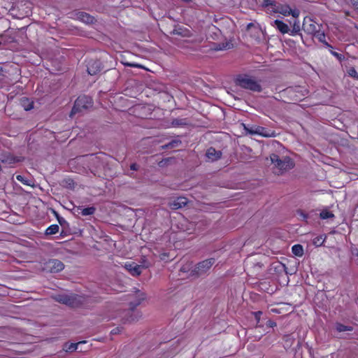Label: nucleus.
<instances>
[{
	"label": "nucleus",
	"mask_w": 358,
	"mask_h": 358,
	"mask_svg": "<svg viewBox=\"0 0 358 358\" xmlns=\"http://www.w3.org/2000/svg\"><path fill=\"white\" fill-rule=\"evenodd\" d=\"M82 161L86 164L90 172L96 176H100L105 166V157L103 155H87L81 157Z\"/></svg>",
	"instance_id": "nucleus-1"
},
{
	"label": "nucleus",
	"mask_w": 358,
	"mask_h": 358,
	"mask_svg": "<svg viewBox=\"0 0 358 358\" xmlns=\"http://www.w3.org/2000/svg\"><path fill=\"white\" fill-rule=\"evenodd\" d=\"M271 164H273L275 173L278 175L282 174L294 166V162L288 156L280 158L277 154L273 153L270 155Z\"/></svg>",
	"instance_id": "nucleus-2"
},
{
	"label": "nucleus",
	"mask_w": 358,
	"mask_h": 358,
	"mask_svg": "<svg viewBox=\"0 0 358 358\" xmlns=\"http://www.w3.org/2000/svg\"><path fill=\"white\" fill-rule=\"evenodd\" d=\"M215 263V258H209L201 261L188 271V276L193 278L204 277L209 273L210 268Z\"/></svg>",
	"instance_id": "nucleus-3"
},
{
	"label": "nucleus",
	"mask_w": 358,
	"mask_h": 358,
	"mask_svg": "<svg viewBox=\"0 0 358 358\" xmlns=\"http://www.w3.org/2000/svg\"><path fill=\"white\" fill-rule=\"evenodd\" d=\"M93 106L92 99L87 95H80L75 101L73 107L70 113V117L76 113H81L83 111L92 108Z\"/></svg>",
	"instance_id": "nucleus-4"
},
{
	"label": "nucleus",
	"mask_w": 358,
	"mask_h": 358,
	"mask_svg": "<svg viewBox=\"0 0 358 358\" xmlns=\"http://www.w3.org/2000/svg\"><path fill=\"white\" fill-rule=\"evenodd\" d=\"M92 302V299L90 296L71 293L66 306L71 308H87Z\"/></svg>",
	"instance_id": "nucleus-5"
},
{
	"label": "nucleus",
	"mask_w": 358,
	"mask_h": 358,
	"mask_svg": "<svg viewBox=\"0 0 358 358\" xmlns=\"http://www.w3.org/2000/svg\"><path fill=\"white\" fill-rule=\"evenodd\" d=\"M92 302V299L90 296L71 293L66 306L71 308H87Z\"/></svg>",
	"instance_id": "nucleus-6"
},
{
	"label": "nucleus",
	"mask_w": 358,
	"mask_h": 358,
	"mask_svg": "<svg viewBox=\"0 0 358 358\" xmlns=\"http://www.w3.org/2000/svg\"><path fill=\"white\" fill-rule=\"evenodd\" d=\"M236 84L242 88L251 90L252 92H260L262 90V86L255 80L247 76H239L236 79Z\"/></svg>",
	"instance_id": "nucleus-7"
},
{
	"label": "nucleus",
	"mask_w": 358,
	"mask_h": 358,
	"mask_svg": "<svg viewBox=\"0 0 358 358\" xmlns=\"http://www.w3.org/2000/svg\"><path fill=\"white\" fill-rule=\"evenodd\" d=\"M141 317V313L138 310H134L129 307V309L122 311L121 320L123 323H131L138 321Z\"/></svg>",
	"instance_id": "nucleus-8"
},
{
	"label": "nucleus",
	"mask_w": 358,
	"mask_h": 358,
	"mask_svg": "<svg viewBox=\"0 0 358 358\" xmlns=\"http://www.w3.org/2000/svg\"><path fill=\"white\" fill-rule=\"evenodd\" d=\"M104 65L99 59H90L87 64V71L90 76H95L103 71Z\"/></svg>",
	"instance_id": "nucleus-9"
},
{
	"label": "nucleus",
	"mask_w": 358,
	"mask_h": 358,
	"mask_svg": "<svg viewBox=\"0 0 358 358\" xmlns=\"http://www.w3.org/2000/svg\"><path fill=\"white\" fill-rule=\"evenodd\" d=\"M44 265L45 269L50 273H58L64 268V264L57 259H49Z\"/></svg>",
	"instance_id": "nucleus-10"
},
{
	"label": "nucleus",
	"mask_w": 358,
	"mask_h": 358,
	"mask_svg": "<svg viewBox=\"0 0 358 358\" xmlns=\"http://www.w3.org/2000/svg\"><path fill=\"white\" fill-rule=\"evenodd\" d=\"M248 134H258L264 137H275V132L274 131L268 130L266 128L260 126H252L248 130Z\"/></svg>",
	"instance_id": "nucleus-11"
},
{
	"label": "nucleus",
	"mask_w": 358,
	"mask_h": 358,
	"mask_svg": "<svg viewBox=\"0 0 358 358\" xmlns=\"http://www.w3.org/2000/svg\"><path fill=\"white\" fill-rule=\"evenodd\" d=\"M334 329L338 334H342L338 336L339 338L348 339L350 338V334L349 333L345 334V332L352 331L354 328L350 325H345L340 322H336L334 324Z\"/></svg>",
	"instance_id": "nucleus-12"
},
{
	"label": "nucleus",
	"mask_w": 358,
	"mask_h": 358,
	"mask_svg": "<svg viewBox=\"0 0 358 358\" xmlns=\"http://www.w3.org/2000/svg\"><path fill=\"white\" fill-rule=\"evenodd\" d=\"M170 34L178 35L181 37H190L192 36V32L185 27L176 24L174 25L173 30L170 31Z\"/></svg>",
	"instance_id": "nucleus-13"
},
{
	"label": "nucleus",
	"mask_w": 358,
	"mask_h": 358,
	"mask_svg": "<svg viewBox=\"0 0 358 358\" xmlns=\"http://www.w3.org/2000/svg\"><path fill=\"white\" fill-rule=\"evenodd\" d=\"M188 203V199L185 197L180 196L169 203V206L172 210H178L185 207Z\"/></svg>",
	"instance_id": "nucleus-14"
},
{
	"label": "nucleus",
	"mask_w": 358,
	"mask_h": 358,
	"mask_svg": "<svg viewBox=\"0 0 358 358\" xmlns=\"http://www.w3.org/2000/svg\"><path fill=\"white\" fill-rule=\"evenodd\" d=\"M302 29L305 32L309 34H313V36L315 35V33H317V31H319L318 30H317L316 24L310 19L306 20V18H305L303 20Z\"/></svg>",
	"instance_id": "nucleus-15"
},
{
	"label": "nucleus",
	"mask_w": 358,
	"mask_h": 358,
	"mask_svg": "<svg viewBox=\"0 0 358 358\" xmlns=\"http://www.w3.org/2000/svg\"><path fill=\"white\" fill-rule=\"evenodd\" d=\"M222 152L220 150H216L213 147H210L206 152V157L210 162H216L221 159Z\"/></svg>",
	"instance_id": "nucleus-16"
},
{
	"label": "nucleus",
	"mask_w": 358,
	"mask_h": 358,
	"mask_svg": "<svg viewBox=\"0 0 358 358\" xmlns=\"http://www.w3.org/2000/svg\"><path fill=\"white\" fill-rule=\"evenodd\" d=\"M124 268L130 273L133 276H138L142 273L141 267L135 262L125 264Z\"/></svg>",
	"instance_id": "nucleus-17"
},
{
	"label": "nucleus",
	"mask_w": 358,
	"mask_h": 358,
	"mask_svg": "<svg viewBox=\"0 0 358 358\" xmlns=\"http://www.w3.org/2000/svg\"><path fill=\"white\" fill-rule=\"evenodd\" d=\"M0 162L3 164H13L19 160L10 152H2L0 154Z\"/></svg>",
	"instance_id": "nucleus-18"
},
{
	"label": "nucleus",
	"mask_w": 358,
	"mask_h": 358,
	"mask_svg": "<svg viewBox=\"0 0 358 358\" xmlns=\"http://www.w3.org/2000/svg\"><path fill=\"white\" fill-rule=\"evenodd\" d=\"M73 210L74 213H77L78 215L81 214L83 216L92 215L96 212V208L94 206L85 208H83L81 206H78L74 208Z\"/></svg>",
	"instance_id": "nucleus-19"
},
{
	"label": "nucleus",
	"mask_w": 358,
	"mask_h": 358,
	"mask_svg": "<svg viewBox=\"0 0 358 358\" xmlns=\"http://www.w3.org/2000/svg\"><path fill=\"white\" fill-rule=\"evenodd\" d=\"M77 17L80 21L86 23L87 24H93L95 21V19L93 16L85 12H79L77 13Z\"/></svg>",
	"instance_id": "nucleus-20"
},
{
	"label": "nucleus",
	"mask_w": 358,
	"mask_h": 358,
	"mask_svg": "<svg viewBox=\"0 0 358 358\" xmlns=\"http://www.w3.org/2000/svg\"><path fill=\"white\" fill-rule=\"evenodd\" d=\"M273 23H274V25L275 26L276 29L282 34L289 32V31H290L289 27H288V25L286 23L283 22L282 21L279 20H274Z\"/></svg>",
	"instance_id": "nucleus-21"
},
{
	"label": "nucleus",
	"mask_w": 358,
	"mask_h": 358,
	"mask_svg": "<svg viewBox=\"0 0 358 358\" xmlns=\"http://www.w3.org/2000/svg\"><path fill=\"white\" fill-rule=\"evenodd\" d=\"M145 299V294L138 291L136 299L129 303V307L136 310V307L138 306Z\"/></svg>",
	"instance_id": "nucleus-22"
},
{
	"label": "nucleus",
	"mask_w": 358,
	"mask_h": 358,
	"mask_svg": "<svg viewBox=\"0 0 358 358\" xmlns=\"http://www.w3.org/2000/svg\"><path fill=\"white\" fill-rule=\"evenodd\" d=\"M69 294L66 293H60L54 294L52 296V298L57 302L67 305L68 304V299H69Z\"/></svg>",
	"instance_id": "nucleus-23"
},
{
	"label": "nucleus",
	"mask_w": 358,
	"mask_h": 358,
	"mask_svg": "<svg viewBox=\"0 0 358 358\" xmlns=\"http://www.w3.org/2000/svg\"><path fill=\"white\" fill-rule=\"evenodd\" d=\"M86 341H80L78 343H65L63 345V350L67 352H73L78 349V346L81 343H85Z\"/></svg>",
	"instance_id": "nucleus-24"
},
{
	"label": "nucleus",
	"mask_w": 358,
	"mask_h": 358,
	"mask_svg": "<svg viewBox=\"0 0 358 358\" xmlns=\"http://www.w3.org/2000/svg\"><path fill=\"white\" fill-rule=\"evenodd\" d=\"M291 10V8L287 4H280L278 6V8L275 13H280L285 16L289 15V12Z\"/></svg>",
	"instance_id": "nucleus-25"
},
{
	"label": "nucleus",
	"mask_w": 358,
	"mask_h": 358,
	"mask_svg": "<svg viewBox=\"0 0 358 358\" xmlns=\"http://www.w3.org/2000/svg\"><path fill=\"white\" fill-rule=\"evenodd\" d=\"M21 105L25 110H30L34 108V102L26 97L21 99Z\"/></svg>",
	"instance_id": "nucleus-26"
},
{
	"label": "nucleus",
	"mask_w": 358,
	"mask_h": 358,
	"mask_svg": "<svg viewBox=\"0 0 358 358\" xmlns=\"http://www.w3.org/2000/svg\"><path fill=\"white\" fill-rule=\"evenodd\" d=\"M53 213L55 215V217H57V220H58V222L59 223V224L61 225V227H62L63 230L61 233V234H62V233L64 232V230L67 228L69 227V223L66 221V220L61 217L57 212H56L55 210H53Z\"/></svg>",
	"instance_id": "nucleus-27"
},
{
	"label": "nucleus",
	"mask_w": 358,
	"mask_h": 358,
	"mask_svg": "<svg viewBox=\"0 0 358 358\" xmlns=\"http://www.w3.org/2000/svg\"><path fill=\"white\" fill-rule=\"evenodd\" d=\"M292 252L297 257H302L303 255V248L300 244H296L292 246Z\"/></svg>",
	"instance_id": "nucleus-28"
},
{
	"label": "nucleus",
	"mask_w": 358,
	"mask_h": 358,
	"mask_svg": "<svg viewBox=\"0 0 358 358\" xmlns=\"http://www.w3.org/2000/svg\"><path fill=\"white\" fill-rule=\"evenodd\" d=\"M316 38L318 39V41L323 44H324L327 47L332 48V46L329 45L325 40V34L324 31H317V33H315V35L314 36Z\"/></svg>",
	"instance_id": "nucleus-29"
},
{
	"label": "nucleus",
	"mask_w": 358,
	"mask_h": 358,
	"mask_svg": "<svg viewBox=\"0 0 358 358\" xmlns=\"http://www.w3.org/2000/svg\"><path fill=\"white\" fill-rule=\"evenodd\" d=\"M62 185L65 188L73 189L75 187V182L71 178H65L62 180Z\"/></svg>",
	"instance_id": "nucleus-30"
},
{
	"label": "nucleus",
	"mask_w": 358,
	"mask_h": 358,
	"mask_svg": "<svg viewBox=\"0 0 358 358\" xmlns=\"http://www.w3.org/2000/svg\"><path fill=\"white\" fill-rule=\"evenodd\" d=\"M300 30H301L300 22L295 20L294 22V24L292 25V29H290V31H289L290 35L295 36L299 33Z\"/></svg>",
	"instance_id": "nucleus-31"
},
{
	"label": "nucleus",
	"mask_w": 358,
	"mask_h": 358,
	"mask_svg": "<svg viewBox=\"0 0 358 358\" xmlns=\"http://www.w3.org/2000/svg\"><path fill=\"white\" fill-rule=\"evenodd\" d=\"M233 47L232 43L230 42L221 43L216 45L215 49L216 50H228Z\"/></svg>",
	"instance_id": "nucleus-32"
},
{
	"label": "nucleus",
	"mask_w": 358,
	"mask_h": 358,
	"mask_svg": "<svg viewBox=\"0 0 358 358\" xmlns=\"http://www.w3.org/2000/svg\"><path fill=\"white\" fill-rule=\"evenodd\" d=\"M59 226L57 224H52L45 230V235H54L59 231Z\"/></svg>",
	"instance_id": "nucleus-33"
},
{
	"label": "nucleus",
	"mask_w": 358,
	"mask_h": 358,
	"mask_svg": "<svg viewBox=\"0 0 358 358\" xmlns=\"http://www.w3.org/2000/svg\"><path fill=\"white\" fill-rule=\"evenodd\" d=\"M173 127H181L187 124L186 119H173L171 122Z\"/></svg>",
	"instance_id": "nucleus-34"
},
{
	"label": "nucleus",
	"mask_w": 358,
	"mask_h": 358,
	"mask_svg": "<svg viewBox=\"0 0 358 358\" xmlns=\"http://www.w3.org/2000/svg\"><path fill=\"white\" fill-rule=\"evenodd\" d=\"M325 238L326 237L323 238L322 236L315 237L313 241V245L316 247L322 246L324 242Z\"/></svg>",
	"instance_id": "nucleus-35"
},
{
	"label": "nucleus",
	"mask_w": 358,
	"mask_h": 358,
	"mask_svg": "<svg viewBox=\"0 0 358 358\" xmlns=\"http://www.w3.org/2000/svg\"><path fill=\"white\" fill-rule=\"evenodd\" d=\"M320 218L323 220L334 217V215L331 211L327 210H322L320 213Z\"/></svg>",
	"instance_id": "nucleus-36"
},
{
	"label": "nucleus",
	"mask_w": 358,
	"mask_h": 358,
	"mask_svg": "<svg viewBox=\"0 0 358 358\" xmlns=\"http://www.w3.org/2000/svg\"><path fill=\"white\" fill-rule=\"evenodd\" d=\"M16 179L21 182L22 183H23L24 185H27V186H33V185L31 184V181L29 180H27V178H25L23 176H21V175H17L16 176Z\"/></svg>",
	"instance_id": "nucleus-37"
},
{
	"label": "nucleus",
	"mask_w": 358,
	"mask_h": 358,
	"mask_svg": "<svg viewBox=\"0 0 358 358\" xmlns=\"http://www.w3.org/2000/svg\"><path fill=\"white\" fill-rule=\"evenodd\" d=\"M140 267H141V271L143 269H145L149 268L151 266L150 262H149L145 257L141 258V260L140 261V264H138Z\"/></svg>",
	"instance_id": "nucleus-38"
},
{
	"label": "nucleus",
	"mask_w": 358,
	"mask_h": 358,
	"mask_svg": "<svg viewBox=\"0 0 358 358\" xmlns=\"http://www.w3.org/2000/svg\"><path fill=\"white\" fill-rule=\"evenodd\" d=\"M275 269L279 272L284 271L286 274H288L287 268L285 264L279 262L276 266H275Z\"/></svg>",
	"instance_id": "nucleus-39"
},
{
	"label": "nucleus",
	"mask_w": 358,
	"mask_h": 358,
	"mask_svg": "<svg viewBox=\"0 0 358 358\" xmlns=\"http://www.w3.org/2000/svg\"><path fill=\"white\" fill-rule=\"evenodd\" d=\"M168 143H169V148L171 149V148H174L178 147L182 143V142H181L180 140L174 139V140L171 141Z\"/></svg>",
	"instance_id": "nucleus-40"
},
{
	"label": "nucleus",
	"mask_w": 358,
	"mask_h": 358,
	"mask_svg": "<svg viewBox=\"0 0 358 358\" xmlns=\"http://www.w3.org/2000/svg\"><path fill=\"white\" fill-rule=\"evenodd\" d=\"M283 340L285 341L287 345L291 346L294 338L291 335H285L283 337Z\"/></svg>",
	"instance_id": "nucleus-41"
},
{
	"label": "nucleus",
	"mask_w": 358,
	"mask_h": 358,
	"mask_svg": "<svg viewBox=\"0 0 358 358\" xmlns=\"http://www.w3.org/2000/svg\"><path fill=\"white\" fill-rule=\"evenodd\" d=\"M348 74L354 78L358 80V73L355 68L352 67L348 70Z\"/></svg>",
	"instance_id": "nucleus-42"
},
{
	"label": "nucleus",
	"mask_w": 358,
	"mask_h": 358,
	"mask_svg": "<svg viewBox=\"0 0 358 358\" xmlns=\"http://www.w3.org/2000/svg\"><path fill=\"white\" fill-rule=\"evenodd\" d=\"M279 5H280L279 3H278L275 1L272 0L271 3L270 4L269 7L271 8L273 12L275 13L278 8Z\"/></svg>",
	"instance_id": "nucleus-43"
},
{
	"label": "nucleus",
	"mask_w": 358,
	"mask_h": 358,
	"mask_svg": "<svg viewBox=\"0 0 358 358\" xmlns=\"http://www.w3.org/2000/svg\"><path fill=\"white\" fill-rule=\"evenodd\" d=\"M123 64L125 66L143 68L142 65L136 63L124 62Z\"/></svg>",
	"instance_id": "nucleus-44"
},
{
	"label": "nucleus",
	"mask_w": 358,
	"mask_h": 358,
	"mask_svg": "<svg viewBox=\"0 0 358 358\" xmlns=\"http://www.w3.org/2000/svg\"><path fill=\"white\" fill-rule=\"evenodd\" d=\"M300 11L298 9H294L292 10L291 8V10L289 12V15H292L294 18H297L299 15Z\"/></svg>",
	"instance_id": "nucleus-45"
},
{
	"label": "nucleus",
	"mask_w": 358,
	"mask_h": 358,
	"mask_svg": "<svg viewBox=\"0 0 358 358\" xmlns=\"http://www.w3.org/2000/svg\"><path fill=\"white\" fill-rule=\"evenodd\" d=\"M253 315H255L257 323L258 324L260 321V317L262 315V311L254 312Z\"/></svg>",
	"instance_id": "nucleus-46"
},
{
	"label": "nucleus",
	"mask_w": 358,
	"mask_h": 358,
	"mask_svg": "<svg viewBox=\"0 0 358 358\" xmlns=\"http://www.w3.org/2000/svg\"><path fill=\"white\" fill-rule=\"evenodd\" d=\"M331 53L335 56L337 59H338L339 60H341L343 58H344L343 55L340 54V53H338L336 52H334L333 50H331Z\"/></svg>",
	"instance_id": "nucleus-47"
},
{
	"label": "nucleus",
	"mask_w": 358,
	"mask_h": 358,
	"mask_svg": "<svg viewBox=\"0 0 358 358\" xmlns=\"http://www.w3.org/2000/svg\"><path fill=\"white\" fill-rule=\"evenodd\" d=\"M266 326L268 327H271V328L274 327L276 326V322H275L273 320H269L266 322Z\"/></svg>",
	"instance_id": "nucleus-48"
},
{
	"label": "nucleus",
	"mask_w": 358,
	"mask_h": 358,
	"mask_svg": "<svg viewBox=\"0 0 358 358\" xmlns=\"http://www.w3.org/2000/svg\"><path fill=\"white\" fill-rule=\"evenodd\" d=\"M272 0H263L262 6L267 8L270 6Z\"/></svg>",
	"instance_id": "nucleus-49"
},
{
	"label": "nucleus",
	"mask_w": 358,
	"mask_h": 358,
	"mask_svg": "<svg viewBox=\"0 0 358 358\" xmlns=\"http://www.w3.org/2000/svg\"><path fill=\"white\" fill-rule=\"evenodd\" d=\"M139 168V166L136 164V163H133L130 165V169L132 170V171H137Z\"/></svg>",
	"instance_id": "nucleus-50"
},
{
	"label": "nucleus",
	"mask_w": 358,
	"mask_h": 358,
	"mask_svg": "<svg viewBox=\"0 0 358 358\" xmlns=\"http://www.w3.org/2000/svg\"><path fill=\"white\" fill-rule=\"evenodd\" d=\"M350 2L353 7L358 10V0H350Z\"/></svg>",
	"instance_id": "nucleus-51"
},
{
	"label": "nucleus",
	"mask_w": 358,
	"mask_h": 358,
	"mask_svg": "<svg viewBox=\"0 0 358 358\" xmlns=\"http://www.w3.org/2000/svg\"><path fill=\"white\" fill-rule=\"evenodd\" d=\"M299 214L300 215V216H301L303 217V220H306L308 218V215L301 210L299 211Z\"/></svg>",
	"instance_id": "nucleus-52"
},
{
	"label": "nucleus",
	"mask_w": 358,
	"mask_h": 358,
	"mask_svg": "<svg viewBox=\"0 0 358 358\" xmlns=\"http://www.w3.org/2000/svg\"><path fill=\"white\" fill-rule=\"evenodd\" d=\"M120 331V327H116V328L113 329L111 331V334H119Z\"/></svg>",
	"instance_id": "nucleus-53"
},
{
	"label": "nucleus",
	"mask_w": 358,
	"mask_h": 358,
	"mask_svg": "<svg viewBox=\"0 0 358 358\" xmlns=\"http://www.w3.org/2000/svg\"><path fill=\"white\" fill-rule=\"evenodd\" d=\"M253 27H255L254 23L250 22V23L248 24L247 27H246V30L249 31Z\"/></svg>",
	"instance_id": "nucleus-54"
},
{
	"label": "nucleus",
	"mask_w": 358,
	"mask_h": 358,
	"mask_svg": "<svg viewBox=\"0 0 358 358\" xmlns=\"http://www.w3.org/2000/svg\"><path fill=\"white\" fill-rule=\"evenodd\" d=\"M161 148H162V150H165V149H171V148H169V143H166V144H165V145H162V147H161Z\"/></svg>",
	"instance_id": "nucleus-55"
},
{
	"label": "nucleus",
	"mask_w": 358,
	"mask_h": 358,
	"mask_svg": "<svg viewBox=\"0 0 358 358\" xmlns=\"http://www.w3.org/2000/svg\"><path fill=\"white\" fill-rule=\"evenodd\" d=\"M352 254H353V255L358 257V249L356 248V249L353 250Z\"/></svg>",
	"instance_id": "nucleus-56"
},
{
	"label": "nucleus",
	"mask_w": 358,
	"mask_h": 358,
	"mask_svg": "<svg viewBox=\"0 0 358 358\" xmlns=\"http://www.w3.org/2000/svg\"><path fill=\"white\" fill-rule=\"evenodd\" d=\"M242 124H243V127H244V129L247 131V133H248V130H250V128H249V127H248L246 126V124H243V123Z\"/></svg>",
	"instance_id": "nucleus-57"
},
{
	"label": "nucleus",
	"mask_w": 358,
	"mask_h": 358,
	"mask_svg": "<svg viewBox=\"0 0 358 358\" xmlns=\"http://www.w3.org/2000/svg\"><path fill=\"white\" fill-rule=\"evenodd\" d=\"M242 124H243V127H244V129L247 131V133H248V130H250V128H249V127H248L246 126V124H243V123Z\"/></svg>",
	"instance_id": "nucleus-58"
},
{
	"label": "nucleus",
	"mask_w": 358,
	"mask_h": 358,
	"mask_svg": "<svg viewBox=\"0 0 358 358\" xmlns=\"http://www.w3.org/2000/svg\"><path fill=\"white\" fill-rule=\"evenodd\" d=\"M183 2H185V3H190L192 1V0H182Z\"/></svg>",
	"instance_id": "nucleus-59"
},
{
	"label": "nucleus",
	"mask_w": 358,
	"mask_h": 358,
	"mask_svg": "<svg viewBox=\"0 0 358 358\" xmlns=\"http://www.w3.org/2000/svg\"><path fill=\"white\" fill-rule=\"evenodd\" d=\"M181 271H183V272H185L186 270L184 267H182L181 269H180Z\"/></svg>",
	"instance_id": "nucleus-60"
},
{
	"label": "nucleus",
	"mask_w": 358,
	"mask_h": 358,
	"mask_svg": "<svg viewBox=\"0 0 358 358\" xmlns=\"http://www.w3.org/2000/svg\"><path fill=\"white\" fill-rule=\"evenodd\" d=\"M2 71H3L2 68H0V73H1ZM0 75H1V73H0Z\"/></svg>",
	"instance_id": "nucleus-61"
},
{
	"label": "nucleus",
	"mask_w": 358,
	"mask_h": 358,
	"mask_svg": "<svg viewBox=\"0 0 358 358\" xmlns=\"http://www.w3.org/2000/svg\"><path fill=\"white\" fill-rule=\"evenodd\" d=\"M2 45V43L0 42V46Z\"/></svg>",
	"instance_id": "nucleus-62"
},
{
	"label": "nucleus",
	"mask_w": 358,
	"mask_h": 358,
	"mask_svg": "<svg viewBox=\"0 0 358 358\" xmlns=\"http://www.w3.org/2000/svg\"><path fill=\"white\" fill-rule=\"evenodd\" d=\"M357 264H358V262H357Z\"/></svg>",
	"instance_id": "nucleus-63"
}]
</instances>
